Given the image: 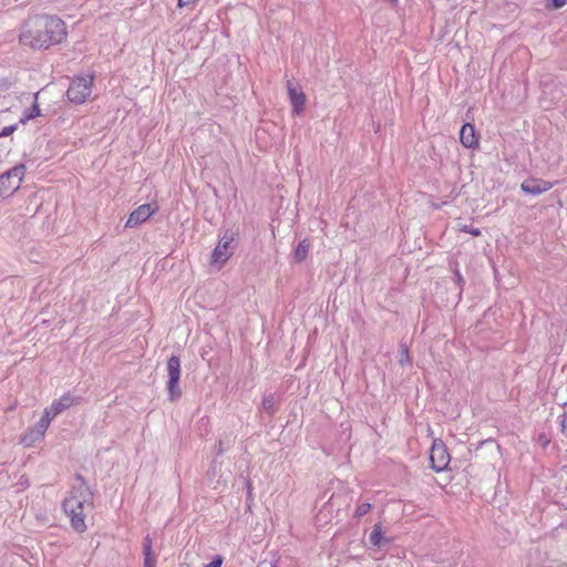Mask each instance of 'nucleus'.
Masks as SVG:
<instances>
[{
  "label": "nucleus",
  "instance_id": "obj_3",
  "mask_svg": "<svg viewBox=\"0 0 567 567\" xmlns=\"http://www.w3.org/2000/svg\"><path fill=\"white\" fill-rule=\"evenodd\" d=\"M25 174L24 164H18L0 175V197H7L16 193Z\"/></svg>",
  "mask_w": 567,
  "mask_h": 567
},
{
  "label": "nucleus",
  "instance_id": "obj_12",
  "mask_svg": "<svg viewBox=\"0 0 567 567\" xmlns=\"http://www.w3.org/2000/svg\"><path fill=\"white\" fill-rule=\"evenodd\" d=\"M78 402L71 393L63 394L59 400L52 402L53 415H58Z\"/></svg>",
  "mask_w": 567,
  "mask_h": 567
},
{
  "label": "nucleus",
  "instance_id": "obj_11",
  "mask_svg": "<svg viewBox=\"0 0 567 567\" xmlns=\"http://www.w3.org/2000/svg\"><path fill=\"white\" fill-rule=\"evenodd\" d=\"M460 141L466 148H475L478 146V138L473 124L465 123L460 132Z\"/></svg>",
  "mask_w": 567,
  "mask_h": 567
},
{
  "label": "nucleus",
  "instance_id": "obj_30",
  "mask_svg": "<svg viewBox=\"0 0 567 567\" xmlns=\"http://www.w3.org/2000/svg\"><path fill=\"white\" fill-rule=\"evenodd\" d=\"M456 280H458V281H462V280H463V279H462V277H461V275H460V272H456Z\"/></svg>",
  "mask_w": 567,
  "mask_h": 567
},
{
  "label": "nucleus",
  "instance_id": "obj_21",
  "mask_svg": "<svg viewBox=\"0 0 567 567\" xmlns=\"http://www.w3.org/2000/svg\"><path fill=\"white\" fill-rule=\"evenodd\" d=\"M370 509H371L370 503H362L357 507L354 516L360 518V517L364 516Z\"/></svg>",
  "mask_w": 567,
  "mask_h": 567
},
{
  "label": "nucleus",
  "instance_id": "obj_32",
  "mask_svg": "<svg viewBox=\"0 0 567 567\" xmlns=\"http://www.w3.org/2000/svg\"><path fill=\"white\" fill-rule=\"evenodd\" d=\"M271 567H278L277 565H272Z\"/></svg>",
  "mask_w": 567,
  "mask_h": 567
},
{
  "label": "nucleus",
  "instance_id": "obj_13",
  "mask_svg": "<svg viewBox=\"0 0 567 567\" xmlns=\"http://www.w3.org/2000/svg\"><path fill=\"white\" fill-rule=\"evenodd\" d=\"M153 542L150 535L143 539L144 567H156V555L153 553Z\"/></svg>",
  "mask_w": 567,
  "mask_h": 567
},
{
  "label": "nucleus",
  "instance_id": "obj_10",
  "mask_svg": "<svg viewBox=\"0 0 567 567\" xmlns=\"http://www.w3.org/2000/svg\"><path fill=\"white\" fill-rule=\"evenodd\" d=\"M551 187L553 183L539 178H527L520 185L522 190L530 195H540Z\"/></svg>",
  "mask_w": 567,
  "mask_h": 567
},
{
  "label": "nucleus",
  "instance_id": "obj_26",
  "mask_svg": "<svg viewBox=\"0 0 567 567\" xmlns=\"http://www.w3.org/2000/svg\"><path fill=\"white\" fill-rule=\"evenodd\" d=\"M223 564V558L220 556H216L209 564L204 567H220Z\"/></svg>",
  "mask_w": 567,
  "mask_h": 567
},
{
  "label": "nucleus",
  "instance_id": "obj_2",
  "mask_svg": "<svg viewBox=\"0 0 567 567\" xmlns=\"http://www.w3.org/2000/svg\"><path fill=\"white\" fill-rule=\"evenodd\" d=\"M74 480L75 483L63 501L62 507L70 517L73 529L83 533L86 529L84 509L92 506L93 495L82 475L76 474Z\"/></svg>",
  "mask_w": 567,
  "mask_h": 567
},
{
  "label": "nucleus",
  "instance_id": "obj_15",
  "mask_svg": "<svg viewBox=\"0 0 567 567\" xmlns=\"http://www.w3.org/2000/svg\"><path fill=\"white\" fill-rule=\"evenodd\" d=\"M310 247H311V244H310V240L308 238H305L303 240H301L297 248L295 249V252H293V259L296 262L300 264L302 261H305L309 255V250H310Z\"/></svg>",
  "mask_w": 567,
  "mask_h": 567
},
{
  "label": "nucleus",
  "instance_id": "obj_17",
  "mask_svg": "<svg viewBox=\"0 0 567 567\" xmlns=\"http://www.w3.org/2000/svg\"><path fill=\"white\" fill-rule=\"evenodd\" d=\"M262 410L269 415L277 411V399L274 394L266 395L261 403Z\"/></svg>",
  "mask_w": 567,
  "mask_h": 567
},
{
  "label": "nucleus",
  "instance_id": "obj_29",
  "mask_svg": "<svg viewBox=\"0 0 567 567\" xmlns=\"http://www.w3.org/2000/svg\"><path fill=\"white\" fill-rule=\"evenodd\" d=\"M198 0H178V7L179 8H183V7H188V6H193L194 3H196Z\"/></svg>",
  "mask_w": 567,
  "mask_h": 567
},
{
  "label": "nucleus",
  "instance_id": "obj_14",
  "mask_svg": "<svg viewBox=\"0 0 567 567\" xmlns=\"http://www.w3.org/2000/svg\"><path fill=\"white\" fill-rule=\"evenodd\" d=\"M370 543L375 547H384L391 543L390 538L383 536V530L381 524H375L373 529L369 536Z\"/></svg>",
  "mask_w": 567,
  "mask_h": 567
},
{
  "label": "nucleus",
  "instance_id": "obj_7",
  "mask_svg": "<svg viewBox=\"0 0 567 567\" xmlns=\"http://www.w3.org/2000/svg\"><path fill=\"white\" fill-rule=\"evenodd\" d=\"M431 466L435 472L444 471L450 463V454L443 442H434L430 455Z\"/></svg>",
  "mask_w": 567,
  "mask_h": 567
},
{
  "label": "nucleus",
  "instance_id": "obj_18",
  "mask_svg": "<svg viewBox=\"0 0 567 567\" xmlns=\"http://www.w3.org/2000/svg\"><path fill=\"white\" fill-rule=\"evenodd\" d=\"M40 115H41V112H40V107H39L38 103H33L32 106L30 107V110H28L24 113L23 117L21 118V122L24 123V122L32 120Z\"/></svg>",
  "mask_w": 567,
  "mask_h": 567
},
{
  "label": "nucleus",
  "instance_id": "obj_4",
  "mask_svg": "<svg viewBox=\"0 0 567 567\" xmlns=\"http://www.w3.org/2000/svg\"><path fill=\"white\" fill-rule=\"evenodd\" d=\"M167 383L166 389L168 392V400L175 402L182 396V390L179 388L181 379V360L177 355H172L167 360Z\"/></svg>",
  "mask_w": 567,
  "mask_h": 567
},
{
  "label": "nucleus",
  "instance_id": "obj_23",
  "mask_svg": "<svg viewBox=\"0 0 567 567\" xmlns=\"http://www.w3.org/2000/svg\"><path fill=\"white\" fill-rule=\"evenodd\" d=\"M16 130H17V125L6 126V127L0 132V137L9 136V135H11Z\"/></svg>",
  "mask_w": 567,
  "mask_h": 567
},
{
  "label": "nucleus",
  "instance_id": "obj_8",
  "mask_svg": "<svg viewBox=\"0 0 567 567\" xmlns=\"http://www.w3.org/2000/svg\"><path fill=\"white\" fill-rule=\"evenodd\" d=\"M156 208L151 204L141 205L130 214L125 227L133 228L146 221L156 212Z\"/></svg>",
  "mask_w": 567,
  "mask_h": 567
},
{
  "label": "nucleus",
  "instance_id": "obj_27",
  "mask_svg": "<svg viewBox=\"0 0 567 567\" xmlns=\"http://www.w3.org/2000/svg\"><path fill=\"white\" fill-rule=\"evenodd\" d=\"M215 447H216V454L217 455H221L225 452V450H226V446H225L223 440H219Z\"/></svg>",
  "mask_w": 567,
  "mask_h": 567
},
{
  "label": "nucleus",
  "instance_id": "obj_5",
  "mask_svg": "<svg viewBox=\"0 0 567 567\" xmlns=\"http://www.w3.org/2000/svg\"><path fill=\"white\" fill-rule=\"evenodd\" d=\"M92 82V76L74 78L66 91L68 99L75 104L84 103L85 100L91 95Z\"/></svg>",
  "mask_w": 567,
  "mask_h": 567
},
{
  "label": "nucleus",
  "instance_id": "obj_28",
  "mask_svg": "<svg viewBox=\"0 0 567 567\" xmlns=\"http://www.w3.org/2000/svg\"><path fill=\"white\" fill-rule=\"evenodd\" d=\"M560 425H561V431L563 433H565L567 435V413H564L561 415V422H560Z\"/></svg>",
  "mask_w": 567,
  "mask_h": 567
},
{
  "label": "nucleus",
  "instance_id": "obj_31",
  "mask_svg": "<svg viewBox=\"0 0 567 567\" xmlns=\"http://www.w3.org/2000/svg\"><path fill=\"white\" fill-rule=\"evenodd\" d=\"M392 2H396L398 0H391Z\"/></svg>",
  "mask_w": 567,
  "mask_h": 567
},
{
  "label": "nucleus",
  "instance_id": "obj_19",
  "mask_svg": "<svg viewBox=\"0 0 567 567\" xmlns=\"http://www.w3.org/2000/svg\"><path fill=\"white\" fill-rule=\"evenodd\" d=\"M399 352H400L399 362H400L401 365H404V364L411 362L410 355H409V349H408L406 344L401 343Z\"/></svg>",
  "mask_w": 567,
  "mask_h": 567
},
{
  "label": "nucleus",
  "instance_id": "obj_1",
  "mask_svg": "<svg viewBox=\"0 0 567 567\" xmlns=\"http://www.w3.org/2000/svg\"><path fill=\"white\" fill-rule=\"evenodd\" d=\"M65 23L58 17L38 14L22 25L20 41L32 49H48L66 38Z\"/></svg>",
  "mask_w": 567,
  "mask_h": 567
},
{
  "label": "nucleus",
  "instance_id": "obj_22",
  "mask_svg": "<svg viewBox=\"0 0 567 567\" xmlns=\"http://www.w3.org/2000/svg\"><path fill=\"white\" fill-rule=\"evenodd\" d=\"M567 3V0H550L549 3H547L546 8L547 9H560L563 8L564 6H566Z\"/></svg>",
  "mask_w": 567,
  "mask_h": 567
},
{
  "label": "nucleus",
  "instance_id": "obj_24",
  "mask_svg": "<svg viewBox=\"0 0 567 567\" xmlns=\"http://www.w3.org/2000/svg\"><path fill=\"white\" fill-rule=\"evenodd\" d=\"M56 415H53V410H52V405H50L49 408H47L43 412V415L41 417H43L44 420L49 421L51 423L52 419L55 417Z\"/></svg>",
  "mask_w": 567,
  "mask_h": 567
},
{
  "label": "nucleus",
  "instance_id": "obj_9",
  "mask_svg": "<svg viewBox=\"0 0 567 567\" xmlns=\"http://www.w3.org/2000/svg\"><path fill=\"white\" fill-rule=\"evenodd\" d=\"M287 91L293 112L296 114L303 112L306 104L305 93L297 85H295L291 80L287 81Z\"/></svg>",
  "mask_w": 567,
  "mask_h": 567
},
{
  "label": "nucleus",
  "instance_id": "obj_6",
  "mask_svg": "<svg viewBox=\"0 0 567 567\" xmlns=\"http://www.w3.org/2000/svg\"><path fill=\"white\" fill-rule=\"evenodd\" d=\"M236 239V233L226 230L219 238L217 246L212 254V264L224 265L234 254L233 243Z\"/></svg>",
  "mask_w": 567,
  "mask_h": 567
},
{
  "label": "nucleus",
  "instance_id": "obj_25",
  "mask_svg": "<svg viewBox=\"0 0 567 567\" xmlns=\"http://www.w3.org/2000/svg\"><path fill=\"white\" fill-rule=\"evenodd\" d=\"M463 231L470 233L474 237H478L481 235V230L478 228H474L472 226H464L462 228Z\"/></svg>",
  "mask_w": 567,
  "mask_h": 567
},
{
  "label": "nucleus",
  "instance_id": "obj_20",
  "mask_svg": "<svg viewBox=\"0 0 567 567\" xmlns=\"http://www.w3.org/2000/svg\"><path fill=\"white\" fill-rule=\"evenodd\" d=\"M49 425H50V422L44 420L43 417H41L37 422V424L33 426V429H35L37 432L40 433L44 437L45 431L48 430Z\"/></svg>",
  "mask_w": 567,
  "mask_h": 567
},
{
  "label": "nucleus",
  "instance_id": "obj_16",
  "mask_svg": "<svg viewBox=\"0 0 567 567\" xmlns=\"http://www.w3.org/2000/svg\"><path fill=\"white\" fill-rule=\"evenodd\" d=\"M43 436L37 432L35 429L31 427L24 434L23 436L21 437V442L25 445V446H31L33 445L37 441H40L42 440Z\"/></svg>",
  "mask_w": 567,
  "mask_h": 567
}]
</instances>
